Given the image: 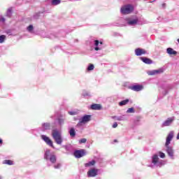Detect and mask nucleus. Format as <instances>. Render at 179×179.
<instances>
[{"label":"nucleus","instance_id":"f257e3e1","mask_svg":"<svg viewBox=\"0 0 179 179\" xmlns=\"http://www.w3.org/2000/svg\"><path fill=\"white\" fill-rule=\"evenodd\" d=\"M151 164L148 165V167H163L166 164V161L159 159V155L155 154L151 157Z\"/></svg>","mask_w":179,"mask_h":179},{"label":"nucleus","instance_id":"f03ea898","mask_svg":"<svg viewBox=\"0 0 179 179\" xmlns=\"http://www.w3.org/2000/svg\"><path fill=\"white\" fill-rule=\"evenodd\" d=\"M52 138L55 141L57 145H62L64 142V138L62 137V133L58 130V129H53L52 130Z\"/></svg>","mask_w":179,"mask_h":179},{"label":"nucleus","instance_id":"7ed1b4c3","mask_svg":"<svg viewBox=\"0 0 179 179\" xmlns=\"http://www.w3.org/2000/svg\"><path fill=\"white\" fill-rule=\"evenodd\" d=\"M124 26H136V24H143V23L139 22V19L136 16H130L124 18Z\"/></svg>","mask_w":179,"mask_h":179},{"label":"nucleus","instance_id":"20e7f679","mask_svg":"<svg viewBox=\"0 0 179 179\" xmlns=\"http://www.w3.org/2000/svg\"><path fill=\"white\" fill-rule=\"evenodd\" d=\"M45 160L50 161L52 164L57 163V156L55 155L51 154L50 150H46L44 154Z\"/></svg>","mask_w":179,"mask_h":179},{"label":"nucleus","instance_id":"39448f33","mask_svg":"<svg viewBox=\"0 0 179 179\" xmlns=\"http://www.w3.org/2000/svg\"><path fill=\"white\" fill-rule=\"evenodd\" d=\"M91 118H92V115H85L79 120L78 123L76 126V128H80V127H83V124H86V122H89Z\"/></svg>","mask_w":179,"mask_h":179},{"label":"nucleus","instance_id":"423d86ee","mask_svg":"<svg viewBox=\"0 0 179 179\" xmlns=\"http://www.w3.org/2000/svg\"><path fill=\"white\" fill-rule=\"evenodd\" d=\"M133 11L134 6H132L131 4L123 6L120 9L122 15H129V13H132Z\"/></svg>","mask_w":179,"mask_h":179},{"label":"nucleus","instance_id":"0eeeda50","mask_svg":"<svg viewBox=\"0 0 179 179\" xmlns=\"http://www.w3.org/2000/svg\"><path fill=\"white\" fill-rule=\"evenodd\" d=\"M41 139L48 145V146H50V148H52V149L55 148L54 147V143H52V140L50 138V137L47 136L46 135H41Z\"/></svg>","mask_w":179,"mask_h":179},{"label":"nucleus","instance_id":"6e6552de","mask_svg":"<svg viewBox=\"0 0 179 179\" xmlns=\"http://www.w3.org/2000/svg\"><path fill=\"white\" fill-rule=\"evenodd\" d=\"M73 155L76 159H80V157H83V156H86V150H76L73 152Z\"/></svg>","mask_w":179,"mask_h":179},{"label":"nucleus","instance_id":"1a4fd4ad","mask_svg":"<svg viewBox=\"0 0 179 179\" xmlns=\"http://www.w3.org/2000/svg\"><path fill=\"white\" fill-rule=\"evenodd\" d=\"M55 124L59 125V127H62L65 124V116L64 115H59L55 120Z\"/></svg>","mask_w":179,"mask_h":179},{"label":"nucleus","instance_id":"9d476101","mask_svg":"<svg viewBox=\"0 0 179 179\" xmlns=\"http://www.w3.org/2000/svg\"><path fill=\"white\" fill-rule=\"evenodd\" d=\"M174 121H176V117L173 116L171 117H169L162 124V127L164 128V127H170Z\"/></svg>","mask_w":179,"mask_h":179},{"label":"nucleus","instance_id":"9b49d317","mask_svg":"<svg viewBox=\"0 0 179 179\" xmlns=\"http://www.w3.org/2000/svg\"><path fill=\"white\" fill-rule=\"evenodd\" d=\"M165 148L168 156L170 157V159L174 160V150H173V147L170 145H165Z\"/></svg>","mask_w":179,"mask_h":179},{"label":"nucleus","instance_id":"f8f14e48","mask_svg":"<svg viewBox=\"0 0 179 179\" xmlns=\"http://www.w3.org/2000/svg\"><path fill=\"white\" fill-rule=\"evenodd\" d=\"M99 174V169L92 168L87 171V177H96Z\"/></svg>","mask_w":179,"mask_h":179},{"label":"nucleus","instance_id":"ddd939ff","mask_svg":"<svg viewBox=\"0 0 179 179\" xmlns=\"http://www.w3.org/2000/svg\"><path fill=\"white\" fill-rule=\"evenodd\" d=\"M94 45L95 51H99L100 50H103V42L99 41V40L94 41Z\"/></svg>","mask_w":179,"mask_h":179},{"label":"nucleus","instance_id":"4468645a","mask_svg":"<svg viewBox=\"0 0 179 179\" xmlns=\"http://www.w3.org/2000/svg\"><path fill=\"white\" fill-rule=\"evenodd\" d=\"M173 137H174V131H170L166 137L165 146H169L170 143H171V141Z\"/></svg>","mask_w":179,"mask_h":179},{"label":"nucleus","instance_id":"2eb2a0df","mask_svg":"<svg viewBox=\"0 0 179 179\" xmlns=\"http://www.w3.org/2000/svg\"><path fill=\"white\" fill-rule=\"evenodd\" d=\"M163 72H164V69L163 68H161L157 70H152L149 71L148 75L153 76L155 75H160V73H163Z\"/></svg>","mask_w":179,"mask_h":179},{"label":"nucleus","instance_id":"dca6fc26","mask_svg":"<svg viewBox=\"0 0 179 179\" xmlns=\"http://www.w3.org/2000/svg\"><path fill=\"white\" fill-rule=\"evenodd\" d=\"M134 52L137 57H141V55H143L146 54V50L138 48L135 49Z\"/></svg>","mask_w":179,"mask_h":179},{"label":"nucleus","instance_id":"f3484780","mask_svg":"<svg viewBox=\"0 0 179 179\" xmlns=\"http://www.w3.org/2000/svg\"><path fill=\"white\" fill-rule=\"evenodd\" d=\"M41 129L43 132H45V131H49V129H51V124L49 122L43 123Z\"/></svg>","mask_w":179,"mask_h":179},{"label":"nucleus","instance_id":"a211bd4d","mask_svg":"<svg viewBox=\"0 0 179 179\" xmlns=\"http://www.w3.org/2000/svg\"><path fill=\"white\" fill-rule=\"evenodd\" d=\"M131 90H134V92H141V90H143V85H135L131 87Z\"/></svg>","mask_w":179,"mask_h":179},{"label":"nucleus","instance_id":"6ab92c4d","mask_svg":"<svg viewBox=\"0 0 179 179\" xmlns=\"http://www.w3.org/2000/svg\"><path fill=\"white\" fill-rule=\"evenodd\" d=\"M140 59L144 62V64H147L148 65H150L153 64V61L148 57H140Z\"/></svg>","mask_w":179,"mask_h":179},{"label":"nucleus","instance_id":"aec40b11","mask_svg":"<svg viewBox=\"0 0 179 179\" xmlns=\"http://www.w3.org/2000/svg\"><path fill=\"white\" fill-rule=\"evenodd\" d=\"M91 110H101V105L97 103H93L90 106Z\"/></svg>","mask_w":179,"mask_h":179},{"label":"nucleus","instance_id":"412c9836","mask_svg":"<svg viewBox=\"0 0 179 179\" xmlns=\"http://www.w3.org/2000/svg\"><path fill=\"white\" fill-rule=\"evenodd\" d=\"M166 52L167 54H169V55H176L177 54V51L174 50L173 48H168L166 49Z\"/></svg>","mask_w":179,"mask_h":179},{"label":"nucleus","instance_id":"4be33fe9","mask_svg":"<svg viewBox=\"0 0 179 179\" xmlns=\"http://www.w3.org/2000/svg\"><path fill=\"white\" fill-rule=\"evenodd\" d=\"M69 134L71 138H75L76 136V131H75V128L71 127L69 131Z\"/></svg>","mask_w":179,"mask_h":179},{"label":"nucleus","instance_id":"5701e85b","mask_svg":"<svg viewBox=\"0 0 179 179\" xmlns=\"http://www.w3.org/2000/svg\"><path fill=\"white\" fill-rule=\"evenodd\" d=\"M96 164V160L92 159V161L88 162L85 164V167H92Z\"/></svg>","mask_w":179,"mask_h":179},{"label":"nucleus","instance_id":"b1692460","mask_svg":"<svg viewBox=\"0 0 179 179\" xmlns=\"http://www.w3.org/2000/svg\"><path fill=\"white\" fill-rule=\"evenodd\" d=\"M127 120H128V115H123L117 117V121H127Z\"/></svg>","mask_w":179,"mask_h":179},{"label":"nucleus","instance_id":"393cba45","mask_svg":"<svg viewBox=\"0 0 179 179\" xmlns=\"http://www.w3.org/2000/svg\"><path fill=\"white\" fill-rule=\"evenodd\" d=\"M61 3V0H51V5L52 6H57V5H59Z\"/></svg>","mask_w":179,"mask_h":179},{"label":"nucleus","instance_id":"a878e982","mask_svg":"<svg viewBox=\"0 0 179 179\" xmlns=\"http://www.w3.org/2000/svg\"><path fill=\"white\" fill-rule=\"evenodd\" d=\"M129 103V99H124L120 102H119V106L122 107V106H127V103Z\"/></svg>","mask_w":179,"mask_h":179},{"label":"nucleus","instance_id":"bb28decb","mask_svg":"<svg viewBox=\"0 0 179 179\" xmlns=\"http://www.w3.org/2000/svg\"><path fill=\"white\" fill-rule=\"evenodd\" d=\"M62 148H64L65 150H66L67 152H71L72 149V145H71V144L65 145H62Z\"/></svg>","mask_w":179,"mask_h":179},{"label":"nucleus","instance_id":"cd10ccee","mask_svg":"<svg viewBox=\"0 0 179 179\" xmlns=\"http://www.w3.org/2000/svg\"><path fill=\"white\" fill-rule=\"evenodd\" d=\"M3 164H8V166H13V161L10 159H6L3 162Z\"/></svg>","mask_w":179,"mask_h":179},{"label":"nucleus","instance_id":"c85d7f7f","mask_svg":"<svg viewBox=\"0 0 179 179\" xmlns=\"http://www.w3.org/2000/svg\"><path fill=\"white\" fill-rule=\"evenodd\" d=\"M69 115H78L79 114V111L74 110H70L68 112Z\"/></svg>","mask_w":179,"mask_h":179},{"label":"nucleus","instance_id":"c756f323","mask_svg":"<svg viewBox=\"0 0 179 179\" xmlns=\"http://www.w3.org/2000/svg\"><path fill=\"white\" fill-rule=\"evenodd\" d=\"M27 31L29 33H33V30H34V27H33V24H30L29 27H27Z\"/></svg>","mask_w":179,"mask_h":179},{"label":"nucleus","instance_id":"7c9ffc66","mask_svg":"<svg viewBox=\"0 0 179 179\" xmlns=\"http://www.w3.org/2000/svg\"><path fill=\"white\" fill-rule=\"evenodd\" d=\"M82 94L83 97H90V96H92V94H90V93L87 91H83Z\"/></svg>","mask_w":179,"mask_h":179},{"label":"nucleus","instance_id":"2f4dec72","mask_svg":"<svg viewBox=\"0 0 179 179\" xmlns=\"http://www.w3.org/2000/svg\"><path fill=\"white\" fill-rule=\"evenodd\" d=\"M6 16L8 17H11V16H12V8H10L8 9V10L6 12Z\"/></svg>","mask_w":179,"mask_h":179},{"label":"nucleus","instance_id":"473e14b6","mask_svg":"<svg viewBox=\"0 0 179 179\" xmlns=\"http://www.w3.org/2000/svg\"><path fill=\"white\" fill-rule=\"evenodd\" d=\"M134 113H135V109L134 108H129L127 110V114H134Z\"/></svg>","mask_w":179,"mask_h":179},{"label":"nucleus","instance_id":"72a5a7b5","mask_svg":"<svg viewBox=\"0 0 179 179\" xmlns=\"http://www.w3.org/2000/svg\"><path fill=\"white\" fill-rule=\"evenodd\" d=\"M94 69V65L90 64L87 68V71H93Z\"/></svg>","mask_w":179,"mask_h":179},{"label":"nucleus","instance_id":"f704fd0d","mask_svg":"<svg viewBox=\"0 0 179 179\" xmlns=\"http://www.w3.org/2000/svg\"><path fill=\"white\" fill-rule=\"evenodd\" d=\"M6 38V36L5 35H1L0 36V43L2 44L5 41V39Z\"/></svg>","mask_w":179,"mask_h":179},{"label":"nucleus","instance_id":"c9c22d12","mask_svg":"<svg viewBox=\"0 0 179 179\" xmlns=\"http://www.w3.org/2000/svg\"><path fill=\"white\" fill-rule=\"evenodd\" d=\"M86 142H87V139L86 138H81L78 141L80 145H82V143H86Z\"/></svg>","mask_w":179,"mask_h":179},{"label":"nucleus","instance_id":"e433bc0d","mask_svg":"<svg viewBox=\"0 0 179 179\" xmlns=\"http://www.w3.org/2000/svg\"><path fill=\"white\" fill-rule=\"evenodd\" d=\"M159 156L161 159H164V157H166V154H164V152H159Z\"/></svg>","mask_w":179,"mask_h":179},{"label":"nucleus","instance_id":"4c0bfd02","mask_svg":"<svg viewBox=\"0 0 179 179\" xmlns=\"http://www.w3.org/2000/svg\"><path fill=\"white\" fill-rule=\"evenodd\" d=\"M5 33L6 34H8V36H12V29H6Z\"/></svg>","mask_w":179,"mask_h":179},{"label":"nucleus","instance_id":"58836bf2","mask_svg":"<svg viewBox=\"0 0 179 179\" xmlns=\"http://www.w3.org/2000/svg\"><path fill=\"white\" fill-rule=\"evenodd\" d=\"M62 166V164L59 163L54 165V169H61Z\"/></svg>","mask_w":179,"mask_h":179},{"label":"nucleus","instance_id":"ea45409f","mask_svg":"<svg viewBox=\"0 0 179 179\" xmlns=\"http://www.w3.org/2000/svg\"><path fill=\"white\" fill-rule=\"evenodd\" d=\"M40 13H36L34 15V19H38V17H40Z\"/></svg>","mask_w":179,"mask_h":179},{"label":"nucleus","instance_id":"a19ab883","mask_svg":"<svg viewBox=\"0 0 179 179\" xmlns=\"http://www.w3.org/2000/svg\"><path fill=\"white\" fill-rule=\"evenodd\" d=\"M140 119L138 117L136 120H134V125H139Z\"/></svg>","mask_w":179,"mask_h":179},{"label":"nucleus","instance_id":"79ce46f5","mask_svg":"<svg viewBox=\"0 0 179 179\" xmlns=\"http://www.w3.org/2000/svg\"><path fill=\"white\" fill-rule=\"evenodd\" d=\"M112 127L113 128H117V127H118V124L116 122H115Z\"/></svg>","mask_w":179,"mask_h":179},{"label":"nucleus","instance_id":"37998d69","mask_svg":"<svg viewBox=\"0 0 179 179\" xmlns=\"http://www.w3.org/2000/svg\"><path fill=\"white\" fill-rule=\"evenodd\" d=\"M55 37H57L55 34H50V36H49V38H55Z\"/></svg>","mask_w":179,"mask_h":179},{"label":"nucleus","instance_id":"c03bdc74","mask_svg":"<svg viewBox=\"0 0 179 179\" xmlns=\"http://www.w3.org/2000/svg\"><path fill=\"white\" fill-rule=\"evenodd\" d=\"M119 117H120V116H113L112 117L113 120H115L116 121H118Z\"/></svg>","mask_w":179,"mask_h":179},{"label":"nucleus","instance_id":"a18cd8bd","mask_svg":"<svg viewBox=\"0 0 179 179\" xmlns=\"http://www.w3.org/2000/svg\"><path fill=\"white\" fill-rule=\"evenodd\" d=\"M5 17H1V18H0V22H2L3 23L5 22Z\"/></svg>","mask_w":179,"mask_h":179},{"label":"nucleus","instance_id":"49530a36","mask_svg":"<svg viewBox=\"0 0 179 179\" xmlns=\"http://www.w3.org/2000/svg\"><path fill=\"white\" fill-rule=\"evenodd\" d=\"M168 93H169V91H167V90H165L164 96H166V94H167Z\"/></svg>","mask_w":179,"mask_h":179},{"label":"nucleus","instance_id":"de8ad7c7","mask_svg":"<svg viewBox=\"0 0 179 179\" xmlns=\"http://www.w3.org/2000/svg\"><path fill=\"white\" fill-rule=\"evenodd\" d=\"M162 8H166V3L162 4Z\"/></svg>","mask_w":179,"mask_h":179},{"label":"nucleus","instance_id":"09e8293b","mask_svg":"<svg viewBox=\"0 0 179 179\" xmlns=\"http://www.w3.org/2000/svg\"><path fill=\"white\" fill-rule=\"evenodd\" d=\"M2 143H3L2 139L0 138V145H2Z\"/></svg>","mask_w":179,"mask_h":179},{"label":"nucleus","instance_id":"8fccbe9b","mask_svg":"<svg viewBox=\"0 0 179 179\" xmlns=\"http://www.w3.org/2000/svg\"><path fill=\"white\" fill-rule=\"evenodd\" d=\"M47 166H48V167H50L51 166V164H48Z\"/></svg>","mask_w":179,"mask_h":179},{"label":"nucleus","instance_id":"3c124183","mask_svg":"<svg viewBox=\"0 0 179 179\" xmlns=\"http://www.w3.org/2000/svg\"><path fill=\"white\" fill-rule=\"evenodd\" d=\"M115 26H122V25H120V24H115Z\"/></svg>","mask_w":179,"mask_h":179},{"label":"nucleus","instance_id":"603ef678","mask_svg":"<svg viewBox=\"0 0 179 179\" xmlns=\"http://www.w3.org/2000/svg\"><path fill=\"white\" fill-rule=\"evenodd\" d=\"M178 43H179V38L178 39Z\"/></svg>","mask_w":179,"mask_h":179},{"label":"nucleus","instance_id":"864d4df0","mask_svg":"<svg viewBox=\"0 0 179 179\" xmlns=\"http://www.w3.org/2000/svg\"><path fill=\"white\" fill-rule=\"evenodd\" d=\"M114 142H117V140H114Z\"/></svg>","mask_w":179,"mask_h":179},{"label":"nucleus","instance_id":"5fc2aeb1","mask_svg":"<svg viewBox=\"0 0 179 179\" xmlns=\"http://www.w3.org/2000/svg\"><path fill=\"white\" fill-rule=\"evenodd\" d=\"M0 179H2V176H0Z\"/></svg>","mask_w":179,"mask_h":179}]
</instances>
